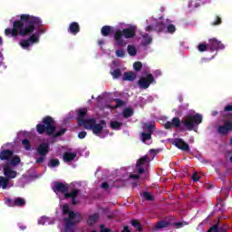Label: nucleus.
I'll use <instances>...</instances> for the list:
<instances>
[{
  "label": "nucleus",
  "mask_w": 232,
  "mask_h": 232,
  "mask_svg": "<svg viewBox=\"0 0 232 232\" xmlns=\"http://www.w3.org/2000/svg\"><path fill=\"white\" fill-rule=\"evenodd\" d=\"M122 114H123L124 119H130V117H131L133 115V109L126 108L123 111Z\"/></svg>",
  "instance_id": "nucleus-31"
},
{
  "label": "nucleus",
  "mask_w": 232,
  "mask_h": 232,
  "mask_svg": "<svg viewBox=\"0 0 232 232\" xmlns=\"http://www.w3.org/2000/svg\"><path fill=\"white\" fill-rule=\"evenodd\" d=\"M24 206V199L22 198H16L14 199V207H23Z\"/></svg>",
  "instance_id": "nucleus-39"
},
{
  "label": "nucleus",
  "mask_w": 232,
  "mask_h": 232,
  "mask_svg": "<svg viewBox=\"0 0 232 232\" xmlns=\"http://www.w3.org/2000/svg\"><path fill=\"white\" fill-rule=\"evenodd\" d=\"M218 24H222V18L217 16L216 21L212 23V26H218Z\"/></svg>",
  "instance_id": "nucleus-48"
},
{
  "label": "nucleus",
  "mask_w": 232,
  "mask_h": 232,
  "mask_svg": "<svg viewBox=\"0 0 232 232\" xmlns=\"http://www.w3.org/2000/svg\"><path fill=\"white\" fill-rule=\"evenodd\" d=\"M131 226L137 229L138 232H142L143 227L142 225H140V222L139 220L133 219L131 220Z\"/></svg>",
  "instance_id": "nucleus-27"
},
{
  "label": "nucleus",
  "mask_w": 232,
  "mask_h": 232,
  "mask_svg": "<svg viewBox=\"0 0 232 232\" xmlns=\"http://www.w3.org/2000/svg\"><path fill=\"white\" fill-rule=\"evenodd\" d=\"M101 188H102V189H109L110 184L108 182H103L102 183Z\"/></svg>",
  "instance_id": "nucleus-55"
},
{
  "label": "nucleus",
  "mask_w": 232,
  "mask_h": 232,
  "mask_svg": "<svg viewBox=\"0 0 232 232\" xmlns=\"http://www.w3.org/2000/svg\"><path fill=\"white\" fill-rule=\"evenodd\" d=\"M198 52H208V50H209V46H208V44H199L198 45Z\"/></svg>",
  "instance_id": "nucleus-40"
},
{
  "label": "nucleus",
  "mask_w": 232,
  "mask_h": 232,
  "mask_svg": "<svg viewBox=\"0 0 232 232\" xmlns=\"http://www.w3.org/2000/svg\"><path fill=\"white\" fill-rule=\"evenodd\" d=\"M14 199H6L5 204L9 207V208H15V203H14Z\"/></svg>",
  "instance_id": "nucleus-47"
},
{
  "label": "nucleus",
  "mask_w": 232,
  "mask_h": 232,
  "mask_svg": "<svg viewBox=\"0 0 232 232\" xmlns=\"http://www.w3.org/2000/svg\"><path fill=\"white\" fill-rule=\"evenodd\" d=\"M76 158H77V153L75 152L66 151L63 153V162H72L75 160Z\"/></svg>",
  "instance_id": "nucleus-20"
},
{
  "label": "nucleus",
  "mask_w": 232,
  "mask_h": 232,
  "mask_svg": "<svg viewBox=\"0 0 232 232\" xmlns=\"http://www.w3.org/2000/svg\"><path fill=\"white\" fill-rule=\"evenodd\" d=\"M46 222V218L44 217H42L41 219L38 221V224H42L43 226H44Z\"/></svg>",
  "instance_id": "nucleus-58"
},
{
  "label": "nucleus",
  "mask_w": 232,
  "mask_h": 232,
  "mask_svg": "<svg viewBox=\"0 0 232 232\" xmlns=\"http://www.w3.org/2000/svg\"><path fill=\"white\" fill-rule=\"evenodd\" d=\"M43 162H44V156H40L36 159V164H43Z\"/></svg>",
  "instance_id": "nucleus-53"
},
{
  "label": "nucleus",
  "mask_w": 232,
  "mask_h": 232,
  "mask_svg": "<svg viewBox=\"0 0 232 232\" xmlns=\"http://www.w3.org/2000/svg\"><path fill=\"white\" fill-rule=\"evenodd\" d=\"M3 173L5 175V178L7 179V180H12V179H15L17 177V171L12 169V166H10V163H5L3 166Z\"/></svg>",
  "instance_id": "nucleus-8"
},
{
  "label": "nucleus",
  "mask_w": 232,
  "mask_h": 232,
  "mask_svg": "<svg viewBox=\"0 0 232 232\" xmlns=\"http://www.w3.org/2000/svg\"><path fill=\"white\" fill-rule=\"evenodd\" d=\"M154 75H156V77H160V75H162V72H160V70H156L154 72Z\"/></svg>",
  "instance_id": "nucleus-60"
},
{
  "label": "nucleus",
  "mask_w": 232,
  "mask_h": 232,
  "mask_svg": "<svg viewBox=\"0 0 232 232\" xmlns=\"http://www.w3.org/2000/svg\"><path fill=\"white\" fill-rule=\"evenodd\" d=\"M100 227H101L100 232H111V229L106 228L104 225H101Z\"/></svg>",
  "instance_id": "nucleus-50"
},
{
  "label": "nucleus",
  "mask_w": 232,
  "mask_h": 232,
  "mask_svg": "<svg viewBox=\"0 0 232 232\" xmlns=\"http://www.w3.org/2000/svg\"><path fill=\"white\" fill-rule=\"evenodd\" d=\"M186 223L184 224V222H174L171 224V226H174L176 227V229H180V227H184V226H186Z\"/></svg>",
  "instance_id": "nucleus-45"
},
{
  "label": "nucleus",
  "mask_w": 232,
  "mask_h": 232,
  "mask_svg": "<svg viewBox=\"0 0 232 232\" xmlns=\"http://www.w3.org/2000/svg\"><path fill=\"white\" fill-rule=\"evenodd\" d=\"M143 38V44H145V46H148V44H151V42L153 41V38H151V36H150V34H145L142 35Z\"/></svg>",
  "instance_id": "nucleus-29"
},
{
  "label": "nucleus",
  "mask_w": 232,
  "mask_h": 232,
  "mask_svg": "<svg viewBox=\"0 0 232 232\" xmlns=\"http://www.w3.org/2000/svg\"><path fill=\"white\" fill-rule=\"evenodd\" d=\"M224 111H232V105H227L224 108Z\"/></svg>",
  "instance_id": "nucleus-59"
},
{
  "label": "nucleus",
  "mask_w": 232,
  "mask_h": 232,
  "mask_svg": "<svg viewBox=\"0 0 232 232\" xmlns=\"http://www.w3.org/2000/svg\"><path fill=\"white\" fill-rule=\"evenodd\" d=\"M59 164H61V162L59 161L58 159H51L48 163V167L49 168H57V166H59Z\"/></svg>",
  "instance_id": "nucleus-34"
},
{
  "label": "nucleus",
  "mask_w": 232,
  "mask_h": 232,
  "mask_svg": "<svg viewBox=\"0 0 232 232\" xmlns=\"http://www.w3.org/2000/svg\"><path fill=\"white\" fill-rule=\"evenodd\" d=\"M155 130V124H148L147 125V133H150V135H153V130Z\"/></svg>",
  "instance_id": "nucleus-44"
},
{
  "label": "nucleus",
  "mask_w": 232,
  "mask_h": 232,
  "mask_svg": "<svg viewBox=\"0 0 232 232\" xmlns=\"http://www.w3.org/2000/svg\"><path fill=\"white\" fill-rule=\"evenodd\" d=\"M34 32L38 34V37L46 32L43 28V20L39 16L24 14L20 15V20L13 22V28L5 29V35L17 39L19 35L20 37L32 35Z\"/></svg>",
  "instance_id": "nucleus-1"
},
{
  "label": "nucleus",
  "mask_w": 232,
  "mask_h": 232,
  "mask_svg": "<svg viewBox=\"0 0 232 232\" xmlns=\"http://www.w3.org/2000/svg\"><path fill=\"white\" fill-rule=\"evenodd\" d=\"M28 40H29V43H32L34 44L35 43H39V36L37 34L33 33L32 34H29Z\"/></svg>",
  "instance_id": "nucleus-30"
},
{
  "label": "nucleus",
  "mask_w": 232,
  "mask_h": 232,
  "mask_svg": "<svg viewBox=\"0 0 232 232\" xmlns=\"http://www.w3.org/2000/svg\"><path fill=\"white\" fill-rule=\"evenodd\" d=\"M22 144L26 151H30L32 150V143L28 139H24L22 140Z\"/></svg>",
  "instance_id": "nucleus-32"
},
{
  "label": "nucleus",
  "mask_w": 232,
  "mask_h": 232,
  "mask_svg": "<svg viewBox=\"0 0 232 232\" xmlns=\"http://www.w3.org/2000/svg\"><path fill=\"white\" fill-rule=\"evenodd\" d=\"M114 102H116V105L114 106V108H122V106H125L126 102H124V101L116 98L114 99Z\"/></svg>",
  "instance_id": "nucleus-38"
},
{
  "label": "nucleus",
  "mask_w": 232,
  "mask_h": 232,
  "mask_svg": "<svg viewBox=\"0 0 232 232\" xmlns=\"http://www.w3.org/2000/svg\"><path fill=\"white\" fill-rule=\"evenodd\" d=\"M122 126V122L112 121H111V130H121V127Z\"/></svg>",
  "instance_id": "nucleus-33"
},
{
  "label": "nucleus",
  "mask_w": 232,
  "mask_h": 232,
  "mask_svg": "<svg viewBox=\"0 0 232 232\" xmlns=\"http://www.w3.org/2000/svg\"><path fill=\"white\" fill-rule=\"evenodd\" d=\"M127 52H128L129 55H130L131 57L137 55V48L133 45H128Z\"/></svg>",
  "instance_id": "nucleus-28"
},
{
  "label": "nucleus",
  "mask_w": 232,
  "mask_h": 232,
  "mask_svg": "<svg viewBox=\"0 0 232 232\" xmlns=\"http://www.w3.org/2000/svg\"><path fill=\"white\" fill-rule=\"evenodd\" d=\"M133 69L135 70V72H140V70H142V63L135 62L133 63Z\"/></svg>",
  "instance_id": "nucleus-42"
},
{
  "label": "nucleus",
  "mask_w": 232,
  "mask_h": 232,
  "mask_svg": "<svg viewBox=\"0 0 232 232\" xmlns=\"http://www.w3.org/2000/svg\"><path fill=\"white\" fill-rule=\"evenodd\" d=\"M121 232H131V230H130V227L128 226L123 227V230Z\"/></svg>",
  "instance_id": "nucleus-61"
},
{
  "label": "nucleus",
  "mask_w": 232,
  "mask_h": 232,
  "mask_svg": "<svg viewBox=\"0 0 232 232\" xmlns=\"http://www.w3.org/2000/svg\"><path fill=\"white\" fill-rule=\"evenodd\" d=\"M143 197L145 200H147L148 202H153V200H155V198L153 197V195H151V193L148 191L143 192Z\"/></svg>",
  "instance_id": "nucleus-35"
},
{
  "label": "nucleus",
  "mask_w": 232,
  "mask_h": 232,
  "mask_svg": "<svg viewBox=\"0 0 232 232\" xmlns=\"http://www.w3.org/2000/svg\"><path fill=\"white\" fill-rule=\"evenodd\" d=\"M113 26L104 25L101 29V34L102 37H110V35L113 34Z\"/></svg>",
  "instance_id": "nucleus-18"
},
{
  "label": "nucleus",
  "mask_w": 232,
  "mask_h": 232,
  "mask_svg": "<svg viewBox=\"0 0 232 232\" xmlns=\"http://www.w3.org/2000/svg\"><path fill=\"white\" fill-rule=\"evenodd\" d=\"M79 195V189H72L70 193H65V198H77Z\"/></svg>",
  "instance_id": "nucleus-26"
},
{
  "label": "nucleus",
  "mask_w": 232,
  "mask_h": 232,
  "mask_svg": "<svg viewBox=\"0 0 232 232\" xmlns=\"http://www.w3.org/2000/svg\"><path fill=\"white\" fill-rule=\"evenodd\" d=\"M208 61H209V59H208V58H201L200 63H208Z\"/></svg>",
  "instance_id": "nucleus-64"
},
{
  "label": "nucleus",
  "mask_w": 232,
  "mask_h": 232,
  "mask_svg": "<svg viewBox=\"0 0 232 232\" xmlns=\"http://www.w3.org/2000/svg\"><path fill=\"white\" fill-rule=\"evenodd\" d=\"M42 122L43 124L38 123L36 125V131L40 135L45 133L48 137L53 136V139H57V137H63V135L67 131L66 128H63L59 131L55 132L57 127H55V120H53L52 116H45Z\"/></svg>",
  "instance_id": "nucleus-3"
},
{
  "label": "nucleus",
  "mask_w": 232,
  "mask_h": 232,
  "mask_svg": "<svg viewBox=\"0 0 232 232\" xmlns=\"http://www.w3.org/2000/svg\"><path fill=\"white\" fill-rule=\"evenodd\" d=\"M174 146L178 148L179 150H181V151H186L187 153H189V144L186 143L184 140L182 139H176L173 142Z\"/></svg>",
  "instance_id": "nucleus-12"
},
{
  "label": "nucleus",
  "mask_w": 232,
  "mask_h": 232,
  "mask_svg": "<svg viewBox=\"0 0 232 232\" xmlns=\"http://www.w3.org/2000/svg\"><path fill=\"white\" fill-rule=\"evenodd\" d=\"M218 177H219L220 180H222L223 182L226 181V174H224V173H219V174H218Z\"/></svg>",
  "instance_id": "nucleus-57"
},
{
  "label": "nucleus",
  "mask_w": 232,
  "mask_h": 232,
  "mask_svg": "<svg viewBox=\"0 0 232 232\" xmlns=\"http://www.w3.org/2000/svg\"><path fill=\"white\" fill-rule=\"evenodd\" d=\"M193 182H198V180H200V176H198V174H197V172H194L192 174V177H191Z\"/></svg>",
  "instance_id": "nucleus-49"
},
{
  "label": "nucleus",
  "mask_w": 232,
  "mask_h": 232,
  "mask_svg": "<svg viewBox=\"0 0 232 232\" xmlns=\"http://www.w3.org/2000/svg\"><path fill=\"white\" fill-rule=\"evenodd\" d=\"M86 135H88V133L86 131H84V130L78 133V137L80 139H85Z\"/></svg>",
  "instance_id": "nucleus-52"
},
{
  "label": "nucleus",
  "mask_w": 232,
  "mask_h": 232,
  "mask_svg": "<svg viewBox=\"0 0 232 232\" xmlns=\"http://www.w3.org/2000/svg\"><path fill=\"white\" fill-rule=\"evenodd\" d=\"M164 30H166V24L164 23H158L154 25V32L160 34V32H164Z\"/></svg>",
  "instance_id": "nucleus-25"
},
{
  "label": "nucleus",
  "mask_w": 232,
  "mask_h": 232,
  "mask_svg": "<svg viewBox=\"0 0 232 232\" xmlns=\"http://www.w3.org/2000/svg\"><path fill=\"white\" fill-rule=\"evenodd\" d=\"M153 82H155V77L153 76V74L150 73L147 75V77L140 78V80L138 81V86L141 90H148V88H150V85Z\"/></svg>",
  "instance_id": "nucleus-6"
},
{
  "label": "nucleus",
  "mask_w": 232,
  "mask_h": 232,
  "mask_svg": "<svg viewBox=\"0 0 232 232\" xmlns=\"http://www.w3.org/2000/svg\"><path fill=\"white\" fill-rule=\"evenodd\" d=\"M171 226V221L168 220H160L156 223L154 229L159 231V229H164L166 227H169Z\"/></svg>",
  "instance_id": "nucleus-17"
},
{
  "label": "nucleus",
  "mask_w": 232,
  "mask_h": 232,
  "mask_svg": "<svg viewBox=\"0 0 232 232\" xmlns=\"http://www.w3.org/2000/svg\"><path fill=\"white\" fill-rule=\"evenodd\" d=\"M68 189H70L69 185H66L63 182H55L54 183V187H53L54 193H62L63 195H64V197H66V193H67Z\"/></svg>",
  "instance_id": "nucleus-10"
},
{
  "label": "nucleus",
  "mask_w": 232,
  "mask_h": 232,
  "mask_svg": "<svg viewBox=\"0 0 232 232\" xmlns=\"http://www.w3.org/2000/svg\"><path fill=\"white\" fill-rule=\"evenodd\" d=\"M96 122L97 121L95 120V118H90L87 120H83L82 122L79 123L78 126H83L85 130H93V126Z\"/></svg>",
  "instance_id": "nucleus-15"
},
{
  "label": "nucleus",
  "mask_w": 232,
  "mask_h": 232,
  "mask_svg": "<svg viewBox=\"0 0 232 232\" xmlns=\"http://www.w3.org/2000/svg\"><path fill=\"white\" fill-rule=\"evenodd\" d=\"M67 32H69V34H72V35H77V34L81 32V25H79V23L77 22H72L69 24Z\"/></svg>",
  "instance_id": "nucleus-16"
},
{
  "label": "nucleus",
  "mask_w": 232,
  "mask_h": 232,
  "mask_svg": "<svg viewBox=\"0 0 232 232\" xmlns=\"http://www.w3.org/2000/svg\"><path fill=\"white\" fill-rule=\"evenodd\" d=\"M76 204H77V199H76V198H72V206H76Z\"/></svg>",
  "instance_id": "nucleus-62"
},
{
  "label": "nucleus",
  "mask_w": 232,
  "mask_h": 232,
  "mask_svg": "<svg viewBox=\"0 0 232 232\" xmlns=\"http://www.w3.org/2000/svg\"><path fill=\"white\" fill-rule=\"evenodd\" d=\"M14 157V150H0V160H5V162H9Z\"/></svg>",
  "instance_id": "nucleus-13"
},
{
  "label": "nucleus",
  "mask_w": 232,
  "mask_h": 232,
  "mask_svg": "<svg viewBox=\"0 0 232 232\" xmlns=\"http://www.w3.org/2000/svg\"><path fill=\"white\" fill-rule=\"evenodd\" d=\"M99 218H101V215L99 213H94L92 215H90L87 218L88 226H95Z\"/></svg>",
  "instance_id": "nucleus-19"
},
{
  "label": "nucleus",
  "mask_w": 232,
  "mask_h": 232,
  "mask_svg": "<svg viewBox=\"0 0 232 232\" xmlns=\"http://www.w3.org/2000/svg\"><path fill=\"white\" fill-rule=\"evenodd\" d=\"M176 31H177V28L175 27V25H173V24H170L167 26L168 34H175Z\"/></svg>",
  "instance_id": "nucleus-43"
},
{
  "label": "nucleus",
  "mask_w": 232,
  "mask_h": 232,
  "mask_svg": "<svg viewBox=\"0 0 232 232\" xmlns=\"http://www.w3.org/2000/svg\"><path fill=\"white\" fill-rule=\"evenodd\" d=\"M208 50L209 52H218V50H224L226 45L222 44L221 41H218L217 38H211L208 40Z\"/></svg>",
  "instance_id": "nucleus-7"
},
{
  "label": "nucleus",
  "mask_w": 232,
  "mask_h": 232,
  "mask_svg": "<svg viewBox=\"0 0 232 232\" xmlns=\"http://www.w3.org/2000/svg\"><path fill=\"white\" fill-rule=\"evenodd\" d=\"M36 153H38L40 157H46L47 153H50V143H47V142L41 143L36 148Z\"/></svg>",
  "instance_id": "nucleus-11"
},
{
  "label": "nucleus",
  "mask_w": 232,
  "mask_h": 232,
  "mask_svg": "<svg viewBox=\"0 0 232 232\" xmlns=\"http://www.w3.org/2000/svg\"><path fill=\"white\" fill-rule=\"evenodd\" d=\"M77 113H78L77 122L79 125L80 122L85 121L84 118L86 117V114L88 113V109L82 108V109L78 110Z\"/></svg>",
  "instance_id": "nucleus-21"
},
{
  "label": "nucleus",
  "mask_w": 232,
  "mask_h": 232,
  "mask_svg": "<svg viewBox=\"0 0 232 232\" xmlns=\"http://www.w3.org/2000/svg\"><path fill=\"white\" fill-rule=\"evenodd\" d=\"M126 55V52L122 49L116 50V57H124Z\"/></svg>",
  "instance_id": "nucleus-46"
},
{
  "label": "nucleus",
  "mask_w": 232,
  "mask_h": 232,
  "mask_svg": "<svg viewBox=\"0 0 232 232\" xmlns=\"http://www.w3.org/2000/svg\"><path fill=\"white\" fill-rule=\"evenodd\" d=\"M30 41L28 40V38L26 40H21L20 41V46L22 48H29L30 47Z\"/></svg>",
  "instance_id": "nucleus-41"
},
{
  "label": "nucleus",
  "mask_w": 232,
  "mask_h": 232,
  "mask_svg": "<svg viewBox=\"0 0 232 232\" xmlns=\"http://www.w3.org/2000/svg\"><path fill=\"white\" fill-rule=\"evenodd\" d=\"M218 204H219L220 206H225L224 199H220V200L217 203V206H218Z\"/></svg>",
  "instance_id": "nucleus-63"
},
{
  "label": "nucleus",
  "mask_w": 232,
  "mask_h": 232,
  "mask_svg": "<svg viewBox=\"0 0 232 232\" xmlns=\"http://www.w3.org/2000/svg\"><path fill=\"white\" fill-rule=\"evenodd\" d=\"M141 140L142 142H146L147 140H151V134L150 132H142Z\"/></svg>",
  "instance_id": "nucleus-36"
},
{
  "label": "nucleus",
  "mask_w": 232,
  "mask_h": 232,
  "mask_svg": "<svg viewBox=\"0 0 232 232\" xmlns=\"http://www.w3.org/2000/svg\"><path fill=\"white\" fill-rule=\"evenodd\" d=\"M135 79H137V74L134 72H126L123 73V81H130L133 82Z\"/></svg>",
  "instance_id": "nucleus-22"
},
{
  "label": "nucleus",
  "mask_w": 232,
  "mask_h": 232,
  "mask_svg": "<svg viewBox=\"0 0 232 232\" xmlns=\"http://www.w3.org/2000/svg\"><path fill=\"white\" fill-rule=\"evenodd\" d=\"M171 128H173V123H172V121H167V122L165 123V129H166V130H171Z\"/></svg>",
  "instance_id": "nucleus-51"
},
{
  "label": "nucleus",
  "mask_w": 232,
  "mask_h": 232,
  "mask_svg": "<svg viewBox=\"0 0 232 232\" xmlns=\"http://www.w3.org/2000/svg\"><path fill=\"white\" fill-rule=\"evenodd\" d=\"M130 179L139 180V179H140V176H139V174H132V175L130 176Z\"/></svg>",
  "instance_id": "nucleus-56"
},
{
  "label": "nucleus",
  "mask_w": 232,
  "mask_h": 232,
  "mask_svg": "<svg viewBox=\"0 0 232 232\" xmlns=\"http://www.w3.org/2000/svg\"><path fill=\"white\" fill-rule=\"evenodd\" d=\"M171 122L173 128H179L181 131H186V130H188V131H193L195 126L202 124V114H188L184 117L183 121H180L179 117H174Z\"/></svg>",
  "instance_id": "nucleus-2"
},
{
  "label": "nucleus",
  "mask_w": 232,
  "mask_h": 232,
  "mask_svg": "<svg viewBox=\"0 0 232 232\" xmlns=\"http://www.w3.org/2000/svg\"><path fill=\"white\" fill-rule=\"evenodd\" d=\"M10 186V181L5 177L0 176V188L6 189Z\"/></svg>",
  "instance_id": "nucleus-23"
},
{
  "label": "nucleus",
  "mask_w": 232,
  "mask_h": 232,
  "mask_svg": "<svg viewBox=\"0 0 232 232\" xmlns=\"http://www.w3.org/2000/svg\"><path fill=\"white\" fill-rule=\"evenodd\" d=\"M146 32H155V25H148L146 27Z\"/></svg>",
  "instance_id": "nucleus-54"
},
{
  "label": "nucleus",
  "mask_w": 232,
  "mask_h": 232,
  "mask_svg": "<svg viewBox=\"0 0 232 232\" xmlns=\"http://www.w3.org/2000/svg\"><path fill=\"white\" fill-rule=\"evenodd\" d=\"M63 215H69L68 218H64V230L65 232H73V227L77 226V224L82 222V215L79 212L70 211V207L68 204H64L63 206Z\"/></svg>",
  "instance_id": "nucleus-4"
},
{
  "label": "nucleus",
  "mask_w": 232,
  "mask_h": 232,
  "mask_svg": "<svg viewBox=\"0 0 232 232\" xmlns=\"http://www.w3.org/2000/svg\"><path fill=\"white\" fill-rule=\"evenodd\" d=\"M11 166H19L21 164V158L18 155H15L11 158V160L8 161Z\"/></svg>",
  "instance_id": "nucleus-24"
},
{
  "label": "nucleus",
  "mask_w": 232,
  "mask_h": 232,
  "mask_svg": "<svg viewBox=\"0 0 232 232\" xmlns=\"http://www.w3.org/2000/svg\"><path fill=\"white\" fill-rule=\"evenodd\" d=\"M113 79H119V77L122 76V72H121V69H115L112 72H111Z\"/></svg>",
  "instance_id": "nucleus-37"
},
{
  "label": "nucleus",
  "mask_w": 232,
  "mask_h": 232,
  "mask_svg": "<svg viewBox=\"0 0 232 232\" xmlns=\"http://www.w3.org/2000/svg\"><path fill=\"white\" fill-rule=\"evenodd\" d=\"M106 126V121L101 120L99 123H94L92 130L94 135H99L102 132V130H104V127Z\"/></svg>",
  "instance_id": "nucleus-14"
},
{
  "label": "nucleus",
  "mask_w": 232,
  "mask_h": 232,
  "mask_svg": "<svg viewBox=\"0 0 232 232\" xmlns=\"http://www.w3.org/2000/svg\"><path fill=\"white\" fill-rule=\"evenodd\" d=\"M146 166H148V155H145L140 158L139 160L137 161V164H136L137 172L140 175H142L143 173H145L146 169L144 168H146Z\"/></svg>",
  "instance_id": "nucleus-9"
},
{
  "label": "nucleus",
  "mask_w": 232,
  "mask_h": 232,
  "mask_svg": "<svg viewBox=\"0 0 232 232\" xmlns=\"http://www.w3.org/2000/svg\"><path fill=\"white\" fill-rule=\"evenodd\" d=\"M137 35V28L133 25H130L129 28H125L123 30H117L114 33V41L118 44V46H126L125 39H133V37Z\"/></svg>",
  "instance_id": "nucleus-5"
}]
</instances>
